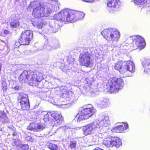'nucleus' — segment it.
<instances>
[{"instance_id":"26","label":"nucleus","mask_w":150,"mask_h":150,"mask_svg":"<svg viewBox=\"0 0 150 150\" xmlns=\"http://www.w3.org/2000/svg\"><path fill=\"white\" fill-rule=\"evenodd\" d=\"M115 142L114 144V146L116 148L119 147L120 146L122 145V142L121 140L119 138V137L117 136H115Z\"/></svg>"},{"instance_id":"29","label":"nucleus","mask_w":150,"mask_h":150,"mask_svg":"<svg viewBox=\"0 0 150 150\" xmlns=\"http://www.w3.org/2000/svg\"><path fill=\"white\" fill-rule=\"evenodd\" d=\"M76 141L74 140L70 141L68 147L71 149H74L76 148Z\"/></svg>"},{"instance_id":"27","label":"nucleus","mask_w":150,"mask_h":150,"mask_svg":"<svg viewBox=\"0 0 150 150\" xmlns=\"http://www.w3.org/2000/svg\"><path fill=\"white\" fill-rule=\"evenodd\" d=\"M110 104L109 100L107 99H104L101 102V104L103 107L106 108L109 106Z\"/></svg>"},{"instance_id":"8","label":"nucleus","mask_w":150,"mask_h":150,"mask_svg":"<svg viewBox=\"0 0 150 150\" xmlns=\"http://www.w3.org/2000/svg\"><path fill=\"white\" fill-rule=\"evenodd\" d=\"M91 54L88 51L81 53L79 57L80 65L87 67L92 66V63L91 60Z\"/></svg>"},{"instance_id":"17","label":"nucleus","mask_w":150,"mask_h":150,"mask_svg":"<svg viewBox=\"0 0 150 150\" xmlns=\"http://www.w3.org/2000/svg\"><path fill=\"white\" fill-rule=\"evenodd\" d=\"M111 136L105 138L103 140V144L108 148L111 147Z\"/></svg>"},{"instance_id":"28","label":"nucleus","mask_w":150,"mask_h":150,"mask_svg":"<svg viewBox=\"0 0 150 150\" xmlns=\"http://www.w3.org/2000/svg\"><path fill=\"white\" fill-rule=\"evenodd\" d=\"M142 64L144 67L148 68L150 66V60L149 59H145L142 62Z\"/></svg>"},{"instance_id":"34","label":"nucleus","mask_w":150,"mask_h":150,"mask_svg":"<svg viewBox=\"0 0 150 150\" xmlns=\"http://www.w3.org/2000/svg\"><path fill=\"white\" fill-rule=\"evenodd\" d=\"M21 45L20 43H19V42H16L14 44V48H18L20 45Z\"/></svg>"},{"instance_id":"31","label":"nucleus","mask_w":150,"mask_h":150,"mask_svg":"<svg viewBox=\"0 0 150 150\" xmlns=\"http://www.w3.org/2000/svg\"><path fill=\"white\" fill-rule=\"evenodd\" d=\"M7 85L5 81H3L2 83V89L4 91L6 90L7 89Z\"/></svg>"},{"instance_id":"21","label":"nucleus","mask_w":150,"mask_h":150,"mask_svg":"<svg viewBox=\"0 0 150 150\" xmlns=\"http://www.w3.org/2000/svg\"><path fill=\"white\" fill-rule=\"evenodd\" d=\"M134 2L137 4H144V6L150 4V0H133ZM149 5L148 6H149Z\"/></svg>"},{"instance_id":"25","label":"nucleus","mask_w":150,"mask_h":150,"mask_svg":"<svg viewBox=\"0 0 150 150\" xmlns=\"http://www.w3.org/2000/svg\"><path fill=\"white\" fill-rule=\"evenodd\" d=\"M37 123L33 122L30 124L27 127V129L30 131H35L37 130L36 126Z\"/></svg>"},{"instance_id":"20","label":"nucleus","mask_w":150,"mask_h":150,"mask_svg":"<svg viewBox=\"0 0 150 150\" xmlns=\"http://www.w3.org/2000/svg\"><path fill=\"white\" fill-rule=\"evenodd\" d=\"M101 122L103 126L106 127L109 125L110 124V121L109 117L106 115L104 116L101 121Z\"/></svg>"},{"instance_id":"38","label":"nucleus","mask_w":150,"mask_h":150,"mask_svg":"<svg viewBox=\"0 0 150 150\" xmlns=\"http://www.w3.org/2000/svg\"><path fill=\"white\" fill-rule=\"evenodd\" d=\"M14 88L15 90H19V87L16 86L14 87Z\"/></svg>"},{"instance_id":"39","label":"nucleus","mask_w":150,"mask_h":150,"mask_svg":"<svg viewBox=\"0 0 150 150\" xmlns=\"http://www.w3.org/2000/svg\"><path fill=\"white\" fill-rule=\"evenodd\" d=\"M61 150H64L63 149H62Z\"/></svg>"},{"instance_id":"22","label":"nucleus","mask_w":150,"mask_h":150,"mask_svg":"<svg viewBox=\"0 0 150 150\" xmlns=\"http://www.w3.org/2000/svg\"><path fill=\"white\" fill-rule=\"evenodd\" d=\"M8 119L7 116L4 110L0 111V120L1 121L4 122Z\"/></svg>"},{"instance_id":"1","label":"nucleus","mask_w":150,"mask_h":150,"mask_svg":"<svg viewBox=\"0 0 150 150\" xmlns=\"http://www.w3.org/2000/svg\"><path fill=\"white\" fill-rule=\"evenodd\" d=\"M85 14L82 12L76 11L68 8L62 9L54 16V19L62 22L75 21L83 18Z\"/></svg>"},{"instance_id":"10","label":"nucleus","mask_w":150,"mask_h":150,"mask_svg":"<svg viewBox=\"0 0 150 150\" xmlns=\"http://www.w3.org/2000/svg\"><path fill=\"white\" fill-rule=\"evenodd\" d=\"M132 47L133 50L138 48L142 49L144 48L146 45L145 40L142 37L139 35L132 36Z\"/></svg>"},{"instance_id":"37","label":"nucleus","mask_w":150,"mask_h":150,"mask_svg":"<svg viewBox=\"0 0 150 150\" xmlns=\"http://www.w3.org/2000/svg\"><path fill=\"white\" fill-rule=\"evenodd\" d=\"M4 33L6 34H8L9 33V31L7 30H4Z\"/></svg>"},{"instance_id":"2","label":"nucleus","mask_w":150,"mask_h":150,"mask_svg":"<svg viewBox=\"0 0 150 150\" xmlns=\"http://www.w3.org/2000/svg\"><path fill=\"white\" fill-rule=\"evenodd\" d=\"M40 75L41 74L35 71L25 70L19 75L18 80L22 83L28 82L30 86H38L42 80Z\"/></svg>"},{"instance_id":"5","label":"nucleus","mask_w":150,"mask_h":150,"mask_svg":"<svg viewBox=\"0 0 150 150\" xmlns=\"http://www.w3.org/2000/svg\"><path fill=\"white\" fill-rule=\"evenodd\" d=\"M43 120L45 122L50 120L53 126H59L64 122L63 116L61 113L57 111H48L44 116Z\"/></svg>"},{"instance_id":"32","label":"nucleus","mask_w":150,"mask_h":150,"mask_svg":"<svg viewBox=\"0 0 150 150\" xmlns=\"http://www.w3.org/2000/svg\"><path fill=\"white\" fill-rule=\"evenodd\" d=\"M111 147L114 146L115 142V136L112 137L111 136Z\"/></svg>"},{"instance_id":"6","label":"nucleus","mask_w":150,"mask_h":150,"mask_svg":"<svg viewBox=\"0 0 150 150\" xmlns=\"http://www.w3.org/2000/svg\"><path fill=\"white\" fill-rule=\"evenodd\" d=\"M101 34L107 40L112 42L117 41L120 37V32L112 28L105 29L101 32Z\"/></svg>"},{"instance_id":"12","label":"nucleus","mask_w":150,"mask_h":150,"mask_svg":"<svg viewBox=\"0 0 150 150\" xmlns=\"http://www.w3.org/2000/svg\"><path fill=\"white\" fill-rule=\"evenodd\" d=\"M106 4L109 12L113 13L119 10L120 2L119 0H107Z\"/></svg>"},{"instance_id":"11","label":"nucleus","mask_w":150,"mask_h":150,"mask_svg":"<svg viewBox=\"0 0 150 150\" xmlns=\"http://www.w3.org/2000/svg\"><path fill=\"white\" fill-rule=\"evenodd\" d=\"M18 103L20 104L21 108L23 110H27L30 108V102L26 94H21L17 98Z\"/></svg>"},{"instance_id":"23","label":"nucleus","mask_w":150,"mask_h":150,"mask_svg":"<svg viewBox=\"0 0 150 150\" xmlns=\"http://www.w3.org/2000/svg\"><path fill=\"white\" fill-rule=\"evenodd\" d=\"M27 50L24 46L21 47L19 48V50H17L14 52L15 55L18 56L20 53H25L27 51Z\"/></svg>"},{"instance_id":"13","label":"nucleus","mask_w":150,"mask_h":150,"mask_svg":"<svg viewBox=\"0 0 150 150\" xmlns=\"http://www.w3.org/2000/svg\"><path fill=\"white\" fill-rule=\"evenodd\" d=\"M97 128V125L95 123L88 124L82 127L83 133L85 136L94 133Z\"/></svg>"},{"instance_id":"15","label":"nucleus","mask_w":150,"mask_h":150,"mask_svg":"<svg viewBox=\"0 0 150 150\" xmlns=\"http://www.w3.org/2000/svg\"><path fill=\"white\" fill-rule=\"evenodd\" d=\"M124 68L126 70L131 73L134 72L135 70L134 63L130 60L125 61Z\"/></svg>"},{"instance_id":"24","label":"nucleus","mask_w":150,"mask_h":150,"mask_svg":"<svg viewBox=\"0 0 150 150\" xmlns=\"http://www.w3.org/2000/svg\"><path fill=\"white\" fill-rule=\"evenodd\" d=\"M47 146L51 150H57L58 149V146L57 144L50 142H48L47 143Z\"/></svg>"},{"instance_id":"18","label":"nucleus","mask_w":150,"mask_h":150,"mask_svg":"<svg viewBox=\"0 0 150 150\" xmlns=\"http://www.w3.org/2000/svg\"><path fill=\"white\" fill-rule=\"evenodd\" d=\"M10 25L11 28H16L19 26L20 22L17 19H14L12 20L10 23Z\"/></svg>"},{"instance_id":"3","label":"nucleus","mask_w":150,"mask_h":150,"mask_svg":"<svg viewBox=\"0 0 150 150\" xmlns=\"http://www.w3.org/2000/svg\"><path fill=\"white\" fill-rule=\"evenodd\" d=\"M30 6L31 8L36 6L33 9L32 15L33 17L36 18L48 16L53 10L52 5L45 9L43 4L37 0H34L31 2Z\"/></svg>"},{"instance_id":"33","label":"nucleus","mask_w":150,"mask_h":150,"mask_svg":"<svg viewBox=\"0 0 150 150\" xmlns=\"http://www.w3.org/2000/svg\"><path fill=\"white\" fill-rule=\"evenodd\" d=\"M36 127H37V130L38 129H42L44 128V127L42 125L38 123H37Z\"/></svg>"},{"instance_id":"4","label":"nucleus","mask_w":150,"mask_h":150,"mask_svg":"<svg viewBox=\"0 0 150 150\" xmlns=\"http://www.w3.org/2000/svg\"><path fill=\"white\" fill-rule=\"evenodd\" d=\"M124 85L123 80L121 78L115 77H110L106 83V89L107 92L110 93H118Z\"/></svg>"},{"instance_id":"14","label":"nucleus","mask_w":150,"mask_h":150,"mask_svg":"<svg viewBox=\"0 0 150 150\" xmlns=\"http://www.w3.org/2000/svg\"><path fill=\"white\" fill-rule=\"evenodd\" d=\"M128 128L127 123H124L122 125H117L112 128L111 131L114 133H121Z\"/></svg>"},{"instance_id":"36","label":"nucleus","mask_w":150,"mask_h":150,"mask_svg":"<svg viewBox=\"0 0 150 150\" xmlns=\"http://www.w3.org/2000/svg\"><path fill=\"white\" fill-rule=\"evenodd\" d=\"M84 2L88 3H92L94 2L96 0H82Z\"/></svg>"},{"instance_id":"35","label":"nucleus","mask_w":150,"mask_h":150,"mask_svg":"<svg viewBox=\"0 0 150 150\" xmlns=\"http://www.w3.org/2000/svg\"><path fill=\"white\" fill-rule=\"evenodd\" d=\"M71 59H72L73 60H74V59L72 58L71 57H68V59H67V61L69 64H70L71 63V61H70Z\"/></svg>"},{"instance_id":"7","label":"nucleus","mask_w":150,"mask_h":150,"mask_svg":"<svg viewBox=\"0 0 150 150\" xmlns=\"http://www.w3.org/2000/svg\"><path fill=\"white\" fill-rule=\"evenodd\" d=\"M94 112V109L93 107L81 108L79 110L75 117L78 122H80L81 121L88 119L92 116Z\"/></svg>"},{"instance_id":"30","label":"nucleus","mask_w":150,"mask_h":150,"mask_svg":"<svg viewBox=\"0 0 150 150\" xmlns=\"http://www.w3.org/2000/svg\"><path fill=\"white\" fill-rule=\"evenodd\" d=\"M20 148L21 150H28L29 149V147L28 144H22L21 145Z\"/></svg>"},{"instance_id":"19","label":"nucleus","mask_w":150,"mask_h":150,"mask_svg":"<svg viewBox=\"0 0 150 150\" xmlns=\"http://www.w3.org/2000/svg\"><path fill=\"white\" fill-rule=\"evenodd\" d=\"M33 25L36 26L38 29H41L45 25L42 20H38L34 21L33 23Z\"/></svg>"},{"instance_id":"16","label":"nucleus","mask_w":150,"mask_h":150,"mask_svg":"<svg viewBox=\"0 0 150 150\" xmlns=\"http://www.w3.org/2000/svg\"><path fill=\"white\" fill-rule=\"evenodd\" d=\"M125 61L120 60L117 62L115 64L114 68L116 70L119 71L121 73H125V71H122V69L125 67Z\"/></svg>"},{"instance_id":"9","label":"nucleus","mask_w":150,"mask_h":150,"mask_svg":"<svg viewBox=\"0 0 150 150\" xmlns=\"http://www.w3.org/2000/svg\"><path fill=\"white\" fill-rule=\"evenodd\" d=\"M33 36V33L28 30L23 31L20 36L18 41L21 45H28Z\"/></svg>"}]
</instances>
